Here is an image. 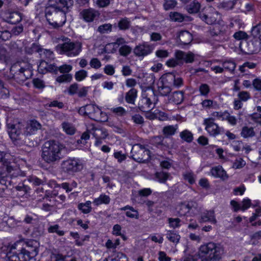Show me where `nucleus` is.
Listing matches in <instances>:
<instances>
[{
	"label": "nucleus",
	"instance_id": "nucleus-63",
	"mask_svg": "<svg viewBox=\"0 0 261 261\" xmlns=\"http://www.w3.org/2000/svg\"><path fill=\"white\" fill-rule=\"evenodd\" d=\"M79 85L77 83L71 84L67 89L68 93L70 95H73L77 93Z\"/></svg>",
	"mask_w": 261,
	"mask_h": 261
},
{
	"label": "nucleus",
	"instance_id": "nucleus-16",
	"mask_svg": "<svg viewBox=\"0 0 261 261\" xmlns=\"http://www.w3.org/2000/svg\"><path fill=\"white\" fill-rule=\"evenodd\" d=\"M211 174L215 177L220 178L223 180H227L228 175L221 166H218L212 168L211 170Z\"/></svg>",
	"mask_w": 261,
	"mask_h": 261
},
{
	"label": "nucleus",
	"instance_id": "nucleus-23",
	"mask_svg": "<svg viewBox=\"0 0 261 261\" xmlns=\"http://www.w3.org/2000/svg\"><path fill=\"white\" fill-rule=\"evenodd\" d=\"M201 5L196 0H194L190 4L187 5L186 10L190 14L197 13L199 11Z\"/></svg>",
	"mask_w": 261,
	"mask_h": 261
},
{
	"label": "nucleus",
	"instance_id": "nucleus-7",
	"mask_svg": "<svg viewBox=\"0 0 261 261\" xmlns=\"http://www.w3.org/2000/svg\"><path fill=\"white\" fill-rule=\"evenodd\" d=\"M16 170L15 163L6 158L4 152L0 151V182L4 183V178L14 175Z\"/></svg>",
	"mask_w": 261,
	"mask_h": 261
},
{
	"label": "nucleus",
	"instance_id": "nucleus-21",
	"mask_svg": "<svg viewBox=\"0 0 261 261\" xmlns=\"http://www.w3.org/2000/svg\"><path fill=\"white\" fill-rule=\"evenodd\" d=\"M178 39L183 44H189L193 39L192 34L187 31H182L179 33Z\"/></svg>",
	"mask_w": 261,
	"mask_h": 261
},
{
	"label": "nucleus",
	"instance_id": "nucleus-51",
	"mask_svg": "<svg viewBox=\"0 0 261 261\" xmlns=\"http://www.w3.org/2000/svg\"><path fill=\"white\" fill-rule=\"evenodd\" d=\"M9 57V52L3 44H0V61H6Z\"/></svg>",
	"mask_w": 261,
	"mask_h": 261
},
{
	"label": "nucleus",
	"instance_id": "nucleus-6",
	"mask_svg": "<svg viewBox=\"0 0 261 261\" xmlns=\"http://www.w3.org/2000/svg\"><path fill=\"white\" fill-rule=\"evenodd\" d=\"M45 13L47 21L54 28L61 27L66 22L65 12L55 5L46 8Z\"/></svg>",
	"mask_w": 261,
	"mask_h": 261
},
{
	"label": "nucleus",
	"instance_id": "nucleus-53",
	"mask_svg": "<svg viewBox=\"0 0 261 261\" xmlns=\"http://www.w3.org/2000/svg\"><path fill=\"white\" fill-rule=\"evenodd\" d=\"M251 35L254 38L261 36V23H259L252 28Z\"/></svg>",
	"mask_w": 261,
	"mask_h": 261
},
{
	"label": "nucleus",
	"instance_id": "nucleus-48",
	"mask_svg": "<svg viewBox=\"0 0 261 261\" xmlns=\"http://www.w3.org/2000/svg\"><path fill=\"white\" fill-rule=\"evenodd\" d=\"M72 79V76L71 74H64L58 76L56 81L58 83H68L71 82Z\"/></svg>",
	"mask_w": 261,
	"mask_h": 261
},
{
	"label": "nucleus",
	"instance_id": "nucleus-27",
	"mask_svg": "<svg viewBox=\"0 0 261 261\" xmlns=\"http://www.w3.org/2000/svg\"><path fill=\"white\" fill-rule=\"evenodd\" d=\"M127 210L129 211H127L125 213V215L127 217H129L130 218H139V213L137 210H135L133 207L129 205H126L124 207L121 208V211H125Z\"/></svg>",
	"mask_w": 261,
	"mask_h": 261
},
{
	"label": "nucleus",
	"instance_id": "nucleus-5",
	"mask_svg": "<svg viewBox=\"0 0 261 261\" xmlns=\"http://www.w3.org/2000/svg\"><path fill=\"white\" fill-rule=\"evenodd\" d=\"M10 73L14 81L21 84L32 76L33 67L28 62L18 61L11 66Z\"/></svg>",
	"mask_w": 261,
	"mask_h": 261
},
{
	"label": "nucleus",
	"instance_id": "nucleus-17",
	"mask_svg": "<svg viewBox=\"0 0 261 261\" xmlns=\"http://www.w3.org/2000/svg\"><path fill=\"white\" fill-rule=\"evenodd\" d=\"M81 14L86 21L92 22L99 15V13L98 11L90 8L83 10Z\"/></svg>",
	"mask_w": 261,
	"mask_h": 261
},
{
	"label": "nucleus",
	"instance_id": "nucleus-62",
	"mask_svg": "<svg viewBox=\"0 0 261 261\" xmlns=\"http://www.w3.org/2000/svg\"><path fill=\"white\" fill-rule=\"evenodd\" d=\"M166 2L164 4V7L165 10H167L172 9L175 7L177 3L175 0H165Z\"/></svg>",
	"mask_w": 261,
	"mask_h": 261
},
{
	"label": "nucleus",
	"instance_id": "nucleus-59",
	"mask_svg": "<svg viewBox=\"0 0 261 261\" xmlns=\"http://www.w3.org/2000/svg\"><path fill=\"white\" fill-rule=\"evenodd\" d=\"M42 58L47 59V61H49L54 59L53 53L48 49L43 50V53L40 54Z\"/></svg>",
	"mask_w": 261,
	"mask_h": 261
},
{
	"label": "nucleus",
	"instance_id": "nucleus-3",
	"mask_svg": "<svg viewBox=\"0 0 261 261\" xmlns=\"http://www.w3.org/2000/svg\"><path fill=\"white\" fill-rule=\"evenodd\" d=\"M223 253L224 248L222 245L209 242L199 247L197 254V260L192 256H189L183 261H216L221 259Z\"/></svg>",
	"mask_w": 261,
	"mask_h": 261
},
{
	"label": "nucleus",
	"instance_id": "nucleus-60",
	"mask_svg": "<svg viewBox=\"0 0 261 261\" xmlns=\"http://www.w3.org/2000/svg\"><path fill=\"white\" fill-rule=\"evenodd\" d=\"M9 90L4 87L3 83L0 80V98H5L8 97Z\"/></svg>",
	"mask_w": 261,
	"mask_h": 261
},
{
	"label": "nucleus",
	"instance_id": "nucleus-41",
	"mask_svg": "<svg viewBox=\"0 0 261 261\" xmlns=\"http://www.w3.org/2000/svg\"><path fill=\"white\" fill-rule=\"evenodd\" d=\"M158 91L161 95L167 96L171 91V89L169 85L161 83V85L158 87Z\"/></svg>",
	"mask_w": 261,
	"mask_h": 261
},
{
	"label": "nucleus",
	"instance_id": "nucleus-11",
	"mask_svg": "<svg viewBox=\"0 0 261 261\" xmlns=\"http://www.w3.org/2000/svg\"><path fill=\"white\" fill-rule=\"evenodd\" d=\"M198 16L202 20L208 24L215 23L220 18L219 12L212 8L200 12Z\"/></svg>",
	"mask_w": 261,
	"mask_h": 261
},
{
	"label": "nucleus",
	"instance_id": "nucleus-43",
	"mask_svg": "<svg viewBox=\"0 0 261 261\" xmlns=\"http://www.w3.org/2000/svg\"><path fill=\"white\" fill-rule=\"evenodd\" d=\"M222 66L225 70L230 71L231 73H233L236 67V64L232 61H226L222 63Z\"/></svg>",
	"mask_w": 261,
	"mask_h": 261
},
{
	"label": "nucleus",
	"instance_id": "nucleus-52",
	"mask_svg": "<svg viewBox=\"0 0 261 261\" xmlns=\"http://www.w3.org/2000/svg\"><path fill=\"white\" fill-rule=\"evenodd\" d=\"M132 48L127 45H123L119 49V52L121 56L126 57L132 51Z\"/></svg>",
	"mask_w": 261,
	"mask_h": 261
},
{
	"label": "nucleus",
	"instance_id": "nucleus-18",
	"mask_svg": "<svg viewBox=\"0 0 261 261\" xmlns=\"http://www.w3.org/2000/svg\"><path fill=\"white\" fill-rule=\"evenodd\" d=\"M176 56L178 59L186 63H191L194 60V54L192 53H186L181 50L176 51Z\"/></svg>",
	"mask_w": 261,
	"mask_h": 261
},
{
	"label": "nucleus",
	"instance_id": "nucleus-4",
	"mask_svg": "<svg viewBox=\"0 0 261 261\" xmlns=\"http://www.w3.org/2000/svg\"><path fill=\"white\" fill-rule=\"evenodd\" d=\"M63 148V145L58 141H47L41 148V159L45 163L49 164L58 163L63 158L62 153Z\"/></svg>",
	"mask_w": 261,
	"mask_h": 261
},
{
	"label": "nucleus",
	"instance_id": "nucleus-28",
	"mask_svg": "<svg viewBox=\"0 0 261 261\" xmlns=\"http://www.w3.org/2000/svg\"><path fill=\"white\" fill-rule=\"evenodd\" d=\"M92 134L95 139H105L108 135L107 130L105 128H94Z\"/></svg>",
	"mask_w": 261,
	"mask_h": 261
},
{
	"label": "nucleus",
	"instance_id": "nucleus-34",
	"mask_svg": "<svg viewBox=\"0 0 261 261\" xmlns=\"http://www.w3.org/2000/svg\"><path fill=\"white\" fill-rule=\"evenodd\" d=\"M242 137L244 138L253 137L255 135V133L252 127L244 126L241 133Z\"/></svg>",
	"mask_w": 261,
	"mask_h": 261
},
{
	"label": "nucleus",
	"instance_id": "nucleus-14",
	"mask_svg": "<svg viewBox=\"0 0 261 261\" xmlns=\"http://www.w3.org/2000/svg\"><path fill=\"white\" fill-rule=\"evenodd\" d=\"M152 48L147 44H140L134 48L135 55L138 57H144L151 53Z\"/></svg>",
	"mask_w": 261,
	"mask_h": 261
},
{
	"label": "nucleus",
	"instance_id": "nucleus-46",
	"mask_svg": "<svg viewBox=\"0 0 261 261\" xmlns=\"http://www.w3.org/2000/svg\"><path fill=\"white\" fill-rule=\"evenodd\" d=\"M248 43V42L245 40V41H241L239 44V48H240L241 50L243 52H244L245 54H253L256 52V50L253 49L251 46H249L248 48H245L244 46V45H246Z\"/></svg>",
	"mask_w": 261,
	"mask_h": 261
},
{
	"label": "nucleus",
	"instance_id": "nucleus-58",
	"mask_svg": "<svg viewBox=\"0 0 261 261\" xmlns=\"http://www.w3.org/2000/svg\"><path fill=\"white\" fill-rule=\"evenodd\" d=\"M246 165V162L241 158L237 159L233 163L232 167L235 169H240Z\"/></svg>",
	"mask_w": 261,
	"mask_h": 261
},
{
	"label": "nucleus",
	"instance_id": "nucleus-37",
	"mask_svg": "<svg viewBox=\"0 0 261 261\" xmlns=\"http://www.w3.org/2000/svg\"><path fill=\"white\" fill-rule=\"evenodd\" d=\"M63 130L68 135H72L75 132V128L72 124L68 122H63L62 123Z\"/></svg>",
	"mask_w": 261,
	"mask_h": 261
},
{
	"label": "nucleus",
	"instance_id": "nucleus-54",
	"mask_svg": "<svg viewBox=\"0 0 261 261\" xmlns=\"http://www.w3.org/2000/svg\"><path fill=\"white\" fill-rule=\"evenodd\" d=\"M168 221L169 224V226L171 228H178L180 226V222L181 220L179 218H169L168 219Z\"/></svg>",
	"mask_w": 261,
	"mask_h": 261
},
{
	"label": "nucleus",
	"instance_id": "nucleus-33",
	"mask_svg": "<svg viewBox=\"0 0 261 261\" xmlns=\"http://www.w3.org/2000/svg\"><path fill=\"white\" fill-rule=\"evenodd\" d=\"M69 256L64 255L61 253H53L51 255V258L52 261H77L74 257L68 260Z\"/></svg>",
	"mask_w": 261,
	"mask_h": 261
},
{
	"label": "nucleus",
	"instance_id": "nucleus-40",
	"mask_svg": "<svg viewBox=\"0 0 261 261\" xmlns=\"http://www.w3.org/2000/svg\"><path fill=\"white\" fill-rule=\"evenodd\" d=\"M43 49L40 47V45L36 43H33L31 46H26L25 47V51L28 54H32L35 52L40 53Z\"/></svg>",
	"mask_w": 261,
	"mask_h": 261
},
{
	"label": "nucleus",
	"instance_id": "nucleus-56",
	"mask_svg": "<svg viewBox=\"0 0 261 261\" xmlns=\"http://www.w3.org/2000/svg\"><path fill=\"white\" fill-rule=\"evenodd\" d=\"M75 79L77 81H81L87 76V72L85 70H80L75 73Z\"/></svg>",
	"mask_w": 261,
	"mask_h": 261
},
{
	"label": "nucleus",
	"instance_id": "nucleus-30",
	"mask_svg": "<svg viewBox=\"0 0 261 261\" xmlns=\"http://www.w3.org/2000/svg\"><path fill=\"white\" fill-rule=\"evenodd\" d=\"M237 1L232 0L227 2H223L218 4L217 7L219 9H222L225 10H229L233 8Z\"/></svg>",
	"mask_w": 261,
	"mask_h": 261
},
{
	"label": "nucleus",
	"instance_id": "nucleus-29",
	"mask_svg": "<svg viewBox=\"0 0 261 261\" xmlns=\"http://www.w3.org/2000/svg\"><path fill=\"white\" fill-rule=\"evenodd\" d=\"M166 236L168 240L173 243H177L180 239L179 234L174 230H167Z\"/></svg>",
	"mask_w": 261,
	"mask_h": 261
},
{
	"label": "nucleus",
	"instance_id": "nucleus-24",
	"mask_svg": "<svg viewBox=\"0 0 261 261\" xmlns=\"http://www.w3.org/2000/svg\"><path fill=\"white\" fill-rule=\"evenodd\" d=\"M184 100V92L182 91L174 92L169 98V100L178 105L181 103Z\"/></svg>",
	"mask_w": 261,
	"mask_h": 261
},
{
	"label": "nucleus",
	"instance_id": "nucleus-15",
	"mask_svg": "<svg viewBox=\"0 0 261 261\" xmlns=\"http://www.w3.org/2000/svg\"><path fill=\"white\" fill-rule=\"evenodd\" d=\"M208 221L214 224H216L217 223L214 210H206L201 214L199 222L202 223Z\"/></svg>",
	"mask_w": 261,
	"mask_h": 261
},
{
	"label": "nucleus",
	"instance_id": "nucleus-61",
	"mask_svg": "<svg viewBox=\"0 0 261 261\" xmlns=\"http://www.w3.org/2000/svg\"><path fill=\"white\" fill-rule=\"evenodd\" d=\"M185 180H187L191 185L193 184L195 180L194 177V174L192 172H186L183 174Z\"/></svg>",
	"mask_w": 261,
	"mask_h": 261
},
{
	"label": "nucleus",
	"instance_id": "nucleus-13",
	"mask_svg": "<svg viewBox=\"0 0 261 261\" xmlns=\"http://www.w3.org/2000/svg\"><path fill=\"white\" fill-rule=\"evenodd\" d=\"M226 29L227 27L225 25L216 24L210 30L209 33L213 37H218V40L220 41H226L227 39V36L226 35Z\"/></svg>",
	"mask_w": 261,
	"mask_h": 261
},
{
	"label": "nucleus",
	"instance_id": "nucleus-64",
	"mask_svg": "<svg viewBox=\"0 0 261 261\" xmlns=\"http://www.w3.org/2000/svg\"><path fill=\"white\" fill-rule=\"evenodd\" d=\"M127 257L126 256L121 253V252H118L117 253V255L116 256L112 259L111 260V261H127Z\"/></svg>",
	"mask_w": 261,
	"mask_h": 261
},
{
	"label": "nucleus",
	"instance_id": "nucleus-47",
	"mask_svg": "<svg viewBox=\"0 0 261 261\" xmlns=\"http://www.w3.org/2000/svg\"><path fill=\"white\" fill-rule=\"evenodd\" d=\"M112 30V25L110 23H105L98 27L97 31L100 34H106L111 32Z\"/></svg>",
	"mask_w": 261,
	"mask_h": 261
},
{
	"label": "nucleus",
	"instance_id": "nucleus-55",
	"mask_svg": "<svg viewBox=\"0 0 261 261\" xmlns=\"http://www.w3.org/2000/svg\"><path fill=\"white\" fill-rule=\"evenodd\" d=\"M233 37L237 40H246L248 38L247 34L242 31L236 32L233 35Z\"/></svg>",
	"mask_w": 261,
	"mask_h": 261
},
{
	"label": "nucleus",
	"instance_id": "nucleus-36",
	"mask_svg": "<svg viewBox=\"0 0 261 261\" xmlns=\"http://www.w3.org/2000/svg\"><path fill=\"white\" fill-rule=\"evenodd\" d=\"M91 202L87 201L85 203H80L78 204L77 208L84 214H88L91 212L92 207L91 206Z\"/></svg>",
	"mask_w": 261,
	"mask_h": 261
},
{
	"label": "nucleus",
	"instance_id": "nucleus-35",
	"mask_svg": "<svg viewBox=\"0 0 261 261\" xmlns=\"http://www.w3.org/2000/svg\"><path fill=\"white\" fill-rule=\"evenodd\" d=\"M110 201V198L109 196L105 194H101L98 198H95L94 200L93 203L95 205L98 206L103 203L106 204H109Z\"/></svg>",
	"mask_w": 261,
	"mask_h": 261
},
{
	"label": "nucleus",
	"instance_id": "nucleus-32",
	"mask_svg": "<svg viewBox=\"0 0 261 261\" xmlns=\"http://www.w3.org/2000/svg\"><path fill=\"white\" fill-rule=\"evenodd\" d=\"M130 26V20L126 17L121 18L117 24V27L119 30L122 31L128 30Z\"/></svg>",
	"mask_w": 261,
	"mask_h": 261
},
{
	"label": "nucleus",
	"instance_id": "nucleus-50",
	"mask_svg": "<svg viewBox=\"0 0 261 261\" xmlns=\"http://www.w3.org/2000/svg\"><path fill=\"white\" fill-rule=\"evenodd\" d=\"M199 91L201 95L207 96L210 92V86L206 84H201L199 86Z\"/></svg>",
	"mask_w": 261,
	"mask_h": 261
},
{
	"label": "nucleus",
	"instance_id": "nucleus-31",
	"mask_svg": "<svg viewBox=\"0 0 261 261\" xmlns=\"http://www.w3.org/2000/svg\"><path fill=\"white\" fill-rule=\"evenodd\" d=\"M170 177V174L167 172L159 171L155 173V179L161 183L165 184Z\"/></svg>",
	"mask_w": 261,
	"mask_h": 261
},
{
	"label": "nucleus",
	"instance_id": "nucleus-39",
	"mask_svg": "<svg viewBox=\"0 0 261 261\" xmlns=\"http://www.w3.org/2000/svg\"><path fill=\"white\" fill-rule=\"evenodd\" d=\"M180 137L185 141L190 143L193 140V134L187 129H185L180 133Z\"/></svg>",
	"mask_w": 261,
	"mask_h": 261
},
{
	"label": "nucleus",
	"instance_id": "nucleus-44",
	"mask_svg": "<svg viewBox=\"0 0 261 261\" xmlns=\"http://www.w3.org/2000/svg\"><path fill=\"white\" fill-rule=\"evenodd\" d=\"M170 18L175 22H182L184 20V16L181 13L177 12H171L169 14Z\"/></svg>",
	"mask_w": 261,
	"mask_h": 261
},
{
	"label": "nucleus",
	"instance_id": "nucleus-20",
	"mask_svg": "<svg viewBox=\"0 0 261 261\" xmlns=\"http://www.w3.org/2000/svg\"><path fill=\"white\" fill-rule=\"evenodd\" d=\"M151 105L152 101L149 98L143 97L140 103H139L138 108L142 112H148L149 111Z\"/></svg>",
	"mask_w": 261,
	"mask_h": 261
},
{
	"label": "nucleus",
	"instance_id": "nucleus-19",
	"mask_svg": "<svg viewBox=\"0 0 261 261\" xmlns=\"http://www.w3.org/2000/svg\"><path fill=\"white\" fill-rule=\"evenodd\" d=\"M87 112L89 117L96 121H98L97 115L100 113L103 114L98 107L95 105H87Z\"/></svg>",
	"mask_w": 261,
	"mask_h": 261
},
{
	"label": "nucleus",
	"instance_id": "nucleus-1",
	"mask_svg": "<svg viewBox=\"0 0 261 261\" xmlns=\"http://www.w3.org/2000/svg\"><path fill=\"white\" fill-rule=\"evenodd\" d=\"M7 126L10 137L18 146H33V142H28L27 136L34 134L41 128V124L36 120H31L25 125L21 122L12 124L7 122Z\"/></svg>",
	"mask_w": 261,
	"mask_h": 261
},
{
	"label": "nucleus",
	"instance_id": "nucleus-12",
	"mask_svg": "<svg viewBox=\"0 0 261 261\" xmlns=\"http://www.w3.org/2000/svg\"><path fill=\"white\" fill-rule=\"evenodd\" d=\"M203 124L205 125V129L209 134L213 136H216L223 132L222 127H220L218 125L214 122V118H210L204 120Z\"/></svg>",
	"mask_w": 261,
	"mask_h": 261
},
{
	"label": "nucleus",
	"instance_id": "nucleus-45",
	"mask_svg": "<svg viewBox=\"0 0 261 261\" xmlns=\"http://www.w3.org/2000/svg\"><path fill=\"white\" fill-rule=\"evenodd\" d=\"M178 213L179 216H185L188 213L190 212L188 202L181 203L178 207Z\"/></svg>",
	"mask_w": 261,
	"mask_h": 261
},
{
	"label": "nucleus",
	"instance_id": "nucleus-49",
	"mask_svg": "<svg viewBox=\"0 0 261 261\" xmlns=\"http://www.w3.org/2000/svg\"><path fill=\"white\" fill-rule=\"evenodd\" d=\"M59 227L60 226L58 224L51 225L48 228L47 230L49 233L55 232L59 236H63L64 235V231L59 230Z\"/></svg>",
	"mask_w": 261,
	"mask_h": 261
},
{
	"label": "nucleus",
	"instance_id": "nucleus-57",
	"mask_svg": "<svg viewBox=\"0 0 261 261\" xmlns=\"http://www.w3.org/2000/svg\"><path fill=\"white\" fill-rule=\"evenodd\" d=\"M111 111L119 116H123L126 114V110L122 107L111 108Z\"/></svg>",
	"mask_w": 261,
	"mask_h": 261
},
{
	"label": "nucleus",
	"instance_id": "nucleus-38",
	"mask_svg": "<svg viewBox=\"0 0 261 261\" xmlns=\"http://www.w3.org/2000/svg\"><path fill=\"white\" fill-rule=\"evenodd\" d=\"M177 125H168L165 126L163 129V132L164 135L166 137L172 136L175 134L177 129Z\"/></svg>",
	"mask_w": 261,
	"mask_h": 261
},
{
	"label": "nucleus",
	"instance_id": "nucleus-42",
	"mask_svg": "<svg viewBox=\"0 0 261 261\" xmlns=\"http://www.w3.org/2000/svg\"><path fill=\"white\" fill-rule=\"evenodd\" d=\"M175 58H172L168 60L166 62V65L170 67H175L178 65H182L183 64V62L180 60V59H178L176 56V52L174 55Z\"/></svg>",
	"mask_w": 261,
	"mask_h": 261
},
{
	"label": "nucleus",
	"instance_id": "nucleus-8",
	"mask_svg": "<svg viewBox=\"0 0 261 261\" xmlns=\"http://www.w3.org/2000/svg\"><path fill=\"white\" fill-rule=\"evenodd\" d=\"M61 168L63 172L69 175H73L83 168L81 161L75 158H69L62 161Z\"/></svg>",
	"mask_w": 261,
	"mask_h": 261
},
{
	"label": "nucleus",
	"instance_id": "nucleus-26",
	"mask_svg": "<svg viewBox=\"0 0 261 261\" xmlns=\"http://www.w3.org/2000/svg\"><path fill=\"white\" fill-rule=\"evenodd\" d=\"M21 19V14L17 12H14L10 14L6 21L11 24H16L19 22Z\"/></svg>",
	"mask_w": 261,
	"mask_h": 261
},
{
	"label": "nucleus",
	"instance_id": "nucleus-22",
	"mask_svg": "<svg viewBox=\"0 0 261 261\" xmlns=\"http://www.w3.org/2000/svg\"><path fill=\"white\" fill-rule=\"evenodd\" d=\"M138 91L135 88H132L126 93L125 99V101L130 104H135L136 99L137 97Z\"/></svg>",
	"mask_w": 261,
	"mask_h": 261
},
{
	"label": "nucleus",
	"instance_id": "nucleus-2",
	"mask_svg": "<svg viewBox=\"0 0 261 261\" xmlns=\"http://www.w3.org/2000/svg\"><path fill=\"white\" fill-rule=\"evenodd\" d=\"M37 245L38 242L33 240L17 242L7 253L8 261H29L37 255Z\"/></svg>",
	"mask_w": 261,
	"mask_h": 261
},
{
	"label": "nucleus",
	"instance_id": "nucleus-25",
	"mask_svg": "<svg viewBox=\"0 0 261 261\" xmlns=\"http://www.w3.org/2000/svg\"><path fill=\"white\" fill-rule=\"evenodd\" d=\"M175 76L174 73L170 72L164 74L161 77V83L170 86L175 82Z\"/></svg>",
	"mask_w": 261,
	"mask_h": 261
},
{
	"label": "nucleus",
	"instance_id": "nucleus-9",
	"mask_svg": "<svg viewBox=\"0 0 261 261\" xmlns=\"http://www.w3.org/2000/svg\"><path fill=\"white\" fill-rule=\"evenodd\" d=\"M131 153L133 160L139 163H145L150 159V150L141 144H136L133 146Z\"/></svg>",
	"mask_w": 261,
	"mask_h": 261
},
{
	"label": "nucleus",
	"instance_id": "nucleus-10",
	"mask_svg": "<svg viewBox=\"0 0 261 261\" xmlns=\"http://www.w3.org/2000/svg\"><path fill=\"white\" fill-rule=\"evenodd\" d=\"M60 53L65 54L68 57H74L78 55L81 51L82 45L79 42H73L70 41L58 45Z\"/></svg>",
	"mask_w": 261,
	"mask_h": 261
}]
</instances>
